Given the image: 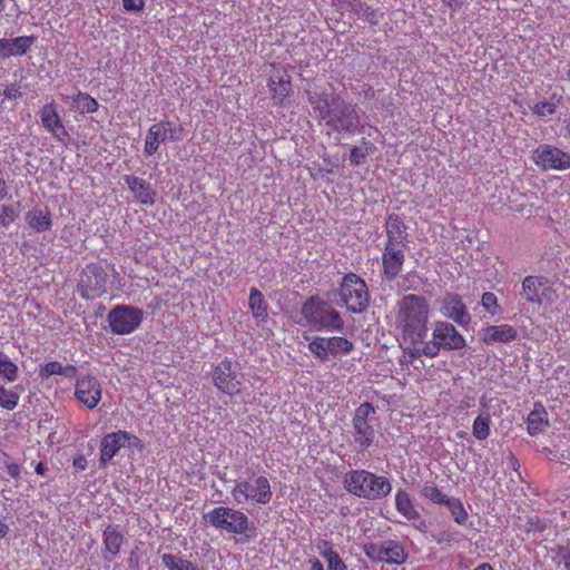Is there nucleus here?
Masks as SVG:
<instances>
[{"mask_svg": "<svg viewBox=\"0 0 570 570\" xmlns=\"http://www.w3.org/2000/svg\"><path fill=\"white\" fill-rule=\"evenodd\" d=\"M35 36H20L11 39H0V57L10 58L12 56H23L35 43Z\"/></svg>", "mask_w": 570, "mask_h": 570, "instance_id": "412c9836", "label": "nucleus"}, {"mask_svg": "<svg viewBox=\"0 0 570 570\" xmlns=\"http://www.w3.org/2000/svg\"><path fill=\"white\" fill-rule=\"evenodd\" d=\"M62 371V364L58 361H51L41 366L39 375L42 379H47L51 375H60Z\"/></svg>", "mask_w": 570, "mask_h": 570, "instance_id": "a19ab883", "label": "nucleus"}, {"mask_svg": "<svg viewBox=\"0 0 570 570\" xmlns=\"http://www.w3.org/2000/svg\"><path fill=\"white\" fill-rule=\"evenodd\" d=\"M124 180L139 204L153 206L156 203L157 194L148 181L132 175H125Z\"/></svg>", "mask_w": 570, "mask_h": 570, "instance_id": "f3484780", "label": "nucleus"}, {"mask_svg": "<svg viewBox=\"0 0 570 570\" xmlns=\"http://www.w3.org/2000/svg\"><path fill=\"white\" fill-rule=\"evenodd\" d=\"M142 321V312L136 307L118 306L109 312V327L117 334L135 331Z\"/></svg>", "mask_w": 570, "mask_h": 570, "instance_id": "ddd939ff", "label": "nucleus"}, {"mask_svg": "<svg viewBox=\"0 0 570 570\" xmlns=\"http://www.w3.org/2000/svg\"><path fill=\"white\" fill-rule=\"evenodd\" d=\"M399 287L402 291H416L420 286V277L415 273H409L401 278Z\"/></svg>", "mask_w": 570, "mask_h": 570, "instance_id": "ea45409f", "label": "nucleus"}, {"mask_svg": "<svg viewBox=\"0 0 570 570\" xmlns=\"http://www.w3.org/2000/svg\"><path fill=\"white\" fill-rule=\"evenodd\" d=\"M429 304L424 296L409 294L394 306V324L405 347H415L428 336Z\"/></svg>", "mask_w": 570, "mask_h": 570, "instance_id": "f257e3e1", "label": "nucleus"}, {"mask_svg": "<svg viewBox=\"0 0 570 570\" xmlns=\"http://www.w3.org/2000/svg\"><path fill=\"white\" fill-rule=\"evenodd\" d=\"M204 518L215 529L233 534H245L249 528V520L244 512L227 507L214 508Z\"/></svg>", "mask_w": 570, "mask_h": 570, "instance_id": "6e6552de", "label": "nucleus"}, {"mask_svg": "<svg viewBox=\"0 0 570 570\" xmlns=\"http://www.w3.org/2000/svg\"><path fill=\"white\" fill-rule=\"evenodd\" d=\"M534 164L542 170L562 171L570 168V154L560 148L543 144L533 150Z\"/></svg>", "mask_w": 570, "mask_h": 570, "instance_id": "9b49d317", "label": "nucleus"}, {"mask_svg": "<svg viewBox=\"0 0 570 570\" xmlns=\"http://www.w3.org/2000/svg\"><path fill=\"white\" fill-rule=\"evenodd\" d=\"M491 415L489 412L480 413L473 421L472 434L479 441H484L489 438L491 429Z\"/></svg>", "mask_w": 570, "mask_h": 570, "instance_id": "7c9ffc66", "label": "nucleus"}, {"mask_svg": "<svg viewBox=\"0 0 570 570\" xmlns=\"http://www.w3.org/2000/svg\"><path fill=\"white\" fill-rule=\"evenodd\" d=\"M6 8V0H0V13L4 10Z\"/></svg>", "mask_w": 570, "mask_h": 570, "instance_id": "69168bd1", "label": "nucleus"}, {"mask_svg": "<svg viewBox=\"0 0 570 570\" xmlns=\"http://www.w3.org/2000/svg\"><path fill=\"white\" fill-rule=\"evenodd\" d=\"M367 157V150L362 147H353L350 155L351 164L358 166L364 163Z\"/></svg>", "mask_w": 570, "mask_h": 570, "instance_id": "49530a36", "label": "nucleus"}, {"mask_svg": "<svg viewBox=\"0 0 570 570\" xmlns=\"http://www.w3.org/2000/svg\"><path fill=\"white\" fill-rule=\"evenodd\" d=\"M326 344L330 355L333 356L350 354L354 348L353 342L341 336L326 337Z\"/></svg>", "mask_w": 570, "mask_h": 570, "instance_id": "2f4dec72", "label": "nucleus"}, {"mask_svg": "<svg viewBox=\"0 0 570 570\" xmlns=\"http://www.w3.org/2000/svg\"><path fill=\"white\" fill-rule=\"evenodd\" d=\"M481 305L492 316H500L502 314V308L498 304V298L491 292L483 293L481 297Z\"/></svg>", "mask_w": 570, "mask_h": 570, "instance_id": "4c0bfd02", "label": "nucleus"}, {"mask_svg": "<svg viewBox=\"0 0 570 570\" xmlns=\"http://www.w3.org/2000/svg\"><path fill=\"white\" fill-rule=\"evenodd\" d=\"M383 562L389 564H402L405 562L407 554L402 544L396 541H387L383 543Z\"/></svg>", "mask_w": 570, "mask_h": 570, "instance_id": "bb28decb", "label": "nucleus"}, {"mask_svg": "<svg viewBox=\"0 0 570 570\" xmlns=\"http://www.w3.org/2000/svg\"><path fill=\"white\" fill-rule=\"evenodd\" d=\"M548 426V419L546 410L540 407H534L532 412L529 413L527 419V429L530 435H537L541 433Z\"/></svg>", "mask_w": 570, "mask_h": 570, "instance_id": "c85d7f7f", "label": "nucleus"}, {"mask_svg": "<svg viewBox=\"0 0 570 570\" xmlns=\"http://www.w3.org/2000/svg\"><path fill=\"white\" fill-rule=\"evenodd\" d=\"M19 368L8 356L0 363V375L8 382H14L18 379Z\"/></svg>", "mask_w": 570, "mask_h": 570, "instance_id": "58836bf2", "label": "nucleus"}, {"mask_svg": "<svg viewBox=\"0 0 570 570\" xmlns=\"http://www.w3.org/2000/svg\"><path fill=\"white\" fill-rule=\"evenodd\" d=\"M17 216L16 209L12 205H2L0 214V223L3 226L11 224Z\"/></svg>", "mask_w": 570, "mask_h": 570, "instance_id": "c03bdc74", "label": "nucleus"}, {"mask_svg": "<svg viewBox=\"0 0 570 570\" xmlns=\"http://www.w3.org/2000/svg\"><path fill=\"white\" fill-rule=\"evenodd\" d=\"M405 248L406 246L385 245L382 254V267L383 275L386 279L392 281L396 278L402 271L405 259Z\"/></svg>", "mask_w": 570, "mask_h": 570, "instance_id": "dca6fc26", "label": "nucleus"}, {"mask_svg": "<svg viewBox=\"0 0 570 570\" xmlns=\"http://www.w3.org/2000/svg\"><path fill=\"white\" fill-rule=\"evenodd\" d=\"M100 463L107 464V435L100 439Z\"/></svg>", "mask_w": 570, "mask_h": 570, "instance_id": "4d7b16f0", "label": "nucleus"}, {"mask_svg": "<svg viewBox=\"0 0 570 570\" xmlns=\"http://www.w3.org/2000/svg\"><path fill=\"white\" fill-rule=\"evenodd\" d=\"M434 541L439 544L441 543H450L454 538L453 534L449 531H441L436 535H433Z\"/></svg>", "mask_w": 570, "mask_h": 570, "instance_id": "864d4df0", "label": "nucleus"}, {"mask_svg": "<svg viewBox=\"0 0 570 570\" xmlns=\"http://www.w3.org/2000/svg\"><path fill=\"white\" fill-rule=\"evenodd\" d=\"M395 509L407 521H415L421 518L412 497L403 489L395 493Z\"/></svg>", "mask_w": 570, "mask_h": 570, "instance_id": "b1692460", "label": "nucleus"}, {"mask_svg": "<svg viewBox=\"0 0 570 570\" xmlns=\"http://www.w3.org/2000/svg\"><path fill=\"white\" fill-rule=\"evenodd\" d=\"M230 493L238 504L248 501L257 504H267L273 495L269 481L264 475L236 482Z\"/></svg>", "mask_w": 570, "mask_h": 570, "instance_id": "1a4fd4ad", "label": "nucleus"}, {"mask_svg": "<svg viewBox=\"0 0 570 570\" xmlns=\"http://www.w3.org/2000/svg\"><path fill=\"white\" fill-rule=\"evenodd\" d=\"M73 107L81 114H89L97 110L98 102L88 94L78 92L73 98Z\"/></svg>", "mask_w": 570, "mask_h": 570, "instance_id": "f704fd0d", "label": "nucleus"}, {"mask_svg": "<svg viewBox=\"0 0 570 570\" xmlns=\"http://www.w3.org/2000/svg\"><path fill=\"white\" fill-rule=\"evenodd\" d=\"M9 533V527L6 522L0 520V539H3Z\"/></svg>", "mask_w": 570, "mask_h": 570, "instance_id": "bf43d9fd", "label": "nucleus"}, {"mask_svg": "<svg viewBox=\"0 0 570 570\" xmlns=\"http://www.w3.org/2000/svg\"><path fill=\"white\" fill-rule=\"evenodd\" d=\"M26 220L28 226L37 233L49 230L52 225L51 213L47 208L31 209L27 213Z\"/></svg>", "mask_w": 570, "mask_h": 570, "instance_id": "393cba45", "label": "nucleus"}, {"mask_svg": "<svg viewBox=\"0 0 570 570\" xmlns=\"http://www.w3.org/2000/svg\"><path fill=\"white\" fill-rule=\"evenodd\" d=\"M6 469H7L8 474L11 478L18 479L20 476L21 470H20V466H19L18 463H16V462H7L6 463Z\"/></svg>", "mask_w": 570, "mask_h": 570, "instance_id": "603ef678", "label": "nucleus"}, {"mask_svg": "<svg viewBox=\"0 0 570 570\" xmlns=\"http://www.w3.org/2000/svg\"><path fill=\"white\" fill-rule=\"evenodd\" d=\"M564 569L570 570V551L562 554Z\"/></svg>", "mask_w": 570, "mask_h": 570, "instance_id": "052dcab7", "label": "nucleus"}, {"mask_svg": "<svg viewBox=\"0 0 570 570\" xmlns=\"http://www.w3.org/2000/svg\"><path fill=\"white\" fill-rule=\"evenodd\" d=\"M387 242L385 245L406 246L407 233L404 223L396 215H390L385 225Z\"/></svg>", "mask_w": 570, "mask_h": 570, "instance_id": "4be33fe9", "label": "nucleus"}, {"mask_svg": "<svg viewBox=\"0 0 570 570\" xmlns=\"http://www.w3.org/2000/svg\"><path fill=\"white\" fill-rule=\"evenodd\" d=\"M214 385L222 392L233 395L239 392L242 374L237 363L225 358L213 371Z\"/></svg>", "mask_w": 570, "mask_h": 570, "instance_id": "f8f14e48", "label": "nucleus"}, {"mask_svg": "<svg viewBox=\"0 0 570 570\" xmlns=\"http://www.w3.org/2000/svg\"><path fill=\"white\" fill-rule=\"evenodd\" d=\"M421 495L436 504H445V501L449 499V497L434 484H424L421 489Z\"/></svg>", "mask_w": 570, "mask_h": 570, "instance_id": "e433bc0d", "label": "nucleus"}, {"mask_svg": "<svg viewBox=\"0 0 570 570\" xmlns=\"http://www.w3.org/2000/svg\"><path fill=\"white\" fill-rule=\"evenodd\" d=\"M122 543V535L115 530H109V553H117Z\"/></svg>", "mask_w": 570, "mask_h": 570, "instance_id": "de8ad7c7", "label": "nucleus"}, {"mask_svg": "<svg viewBox=\"0 0 570 570\" xmlns=\"http://www.w3.org/2000/svg\"><path fill=\"white\" fill-rule=\"evenodd\" d=\"M40 121L42 127L51 134V136L60 144L67 145L70 140L60 115L58 114L56 104L47 102L40 109Z\"/></svg>", "mask_w": 570, "mask_h": 570, "instance_id": "4468645a", "label": "nucleus"}, {"mask_svg": "<svg viewBox=\"0 0 570 570\" xmlns=\"http://www.w3.org/2000/svg\"><path fill=\"white\" fill-rule=\"evenodd\" d=\"M518 337V331L509 325H489L481 330L480 338L485 344L510 343Z\"/></svg>", "mask_w": 570, "mask_h": 570, "instance_id": "6ab92c4d", "label": "nucleus"}, {"mask_svg": "<svg viewBox=\"0 0 570 570\" xmlns=\"http://www.w3.org/2000/svg\"><path fill=\"white\" fill-rule=\"evenodd\" d=\"M340 296L352 313L358 314L367 308L370 294L366 283L355 274L351 273L343 277Z\"/></svg>", "mask_w": 570, "mask_h": 570, "instance_id": "0eeeda50", "label": "nucleus"}, {"mask_svg": "<svg viewBox=\"0 0 570 570\" xmlns=\"http://www.w3.org/2000/svg\"><path fill=\"white\" fill-rule=\"evenodd\" d=\"M268 87L273 92V98L277 99L278 102H282L291 92V81L279 73L269 77Z\"/></svg>", "mask_w": 570, "mask_h": 570, "instance_id": "c756f323", "label": "nucleus"}, {"mask_svg": "<svg viewBox=\"0 0 570 570\" xmlns=\"http://www.w3.org/2000/svg\"><path fill=\"white\" fill-rule=\"evenodd\" d=\"M309 104L318 111L325 134L335 135L340 142V134L354 135L360 127V116L355 106L338 95H309Z\"/></svg>", "mask_w": 570, "mask_h": 570, "instance_id": "f03ea898", "label": "nucleus"}, {"mask_svg": "<svg viewBox=\"0 0 570 570\" xmlns=\"http://www.w3.org/2000/svg\"><path fill=\"white\" fill-rule=\"evenodd\" d=\"M302 320L298 324L316 331L342 332L344 322L340 313L328 303L317 296L307 298L301 308Z\"/></svg>", "mask_w": 570, "mask_h": 570, "instance_id": "39448f33", "label": "nucleus"}, {"mask_svg": "<svg viewBox=\"0 0 570 570\" xmlns=\"http://www.w3.org/2000/svg\"><path fill=\"white\" fill-rule=\"evenodd\" d=\"M444 505H446L458 524H464L466 522L469 515L460 499L449 498Z\"/></svg>", "mask_w": 570, "mask_h": 570, "instance_id": "72a5a7b5", "label": "nucleus"}, {"mask_svg": "<svg viewBox=\"0 0 570 570\" xmlns=\"http://www.w3.org/2000/svg\"><path fill=\"white\" fill-rule=\"evenodd\" d=\"M75 395L87 407H95L101 399V391L94 377L78 380Z\"/></svg>", "mask_w": 570, "mask_h": 570, "instance_id": "a211bd4d", "label": "nucleus"}, {"mask_svg": "<svg viewBox=\"0 0 570 570\" xmlns=\"http://www.w3.org/2000/svg\"><path fill=\"white\" fill-rule=\"evenodd\" d=\"M102 543L107 546V530L102 532Z\"/></svg>", "mask_w": 570, "mask_h": 570, "instance_id": "338daca9", "label": "nucleus"}, {"mask_svg": "<svg viewBox=\"0 0 570 570\" xmlns=\"http://www.w3.org/2000/svg\"><path fill=\"white\" fill-rule=\"evenodd\" d=\"M72 465L76 470L83 471L87 468V459L82 454H79L73 458Z\"/></svg>", "mask_w": 570, "mask_h": 570, "instance_id": "6e6d98bb", "label": "nucleus"}, {"mask_svg": "<svg viewBox=\"0 0 570 570\" xmlns=\"http://www.w3.org/2000/svg\"><path fill=\"white\" fill-rule=\"evenodd\" d=\"M509 460H510L511 468H512L513 470H518V469H519V462H518V460L515 459V456H514L513 454H510Z\"/></svg>", "mask_w": 570, "mask_h": 570, "instance_id": "e2e57ef3", "label": "nucleus"}, {"mask_svg": "<svg viewBox=\"0 0 570 570\" xmlns=\"http://www.w3.org/2000/svg\"><path fill=\"white\" fill-rule=\"evenodd\" d=\"M327 567L328 570H347L346 564L340 558L338 553L327 561Z\"/></svg>", "mask_w": 570, "mask_h": 570, "instance_id": "3c124183", "label": "nucleus"}, {"mask_svg": "<svg viewBox=\"0 0 570 570\" xmlns=\"http://www.w3.org/2000/svg\"><path fill=\"white\" fill-rule=\"evenodd\" d=\"M440 313L462 327H466L471 322L462 297L459 294L446 293L440 302Z\"/></svg>", "mask_w": 570, "mask_h": 570, "instance_id": "2eb2a0df", "label": "nucleus"}, {"mask_svg": "<svg viewBox=\"0 0 570 570\" xmlns=\"http://www.w3.org/2000/svg\"><path fill=\"white\" fill-rule=\"evenodd\" d=\"M474 570H494L490 563H481Z\"/></svg>", "mask_w": 570, "mask_h": 570, "instance_id": "0e129e2a", "label": "nucleus"}, {"mask_svg": "<svg viewBox=\"0 0 570 570\" xmlns=\"http://www.w3.org/2000/svg\"><path fill=\"white\" fill-rule=\"evenodd\" d=\"M36 473L39 474V475H45V472H46V466L42 462H39L37 465H36V469H35Z\"/></svg>", "mask_w": 570, "mask_h": 570, "instance_id": "680f3d73", "label": "nucleus"}, {"mask_svg": "<svg viewBox=\"0 0 570 570\" xmlns=\"http://www.w3.org/2000/svg\"><path fill=\"white\" fill-rule=\"evenodd\" d=\"M567 78L570 81V69L567 71Z\"/></svg>", "mask_w": 570, "mask_h": 570, "instance_id": "774afa93", "label": "nucleus"}, {"mask_svg": "<svg viewBox=\"0 0 570 570\" xmlns=\"http://www.w3.org/2000/svg\"><path fill=\"white\" fill-rule=\"evenodd\" d=\"M343 484L348 493L370 501L384 499L392 491V484L387 478L367 470L347 472Z\"/></svg>", "mask_w": 570, "mask_h": 570, "instance_id": "20e7f679", "label": "nucleus"}, {"mask_svg": "<svg viewBox=\"0 0 570 570\" xmlns=\"http://www.w3.org/2000/svg\"><path fill=\"white\" fill-rule=\"evenodd\" d=\"M139 449L144 448L142 442L134 434L126 431H119L109 434V460L121 449V448Z\"/></svg>", "mask_w": 570, "mask_h": 570, "instance_id": "5701e85b", "label": "nucleus"}, {"mask_svg": "<svg viewBox=\"0 0 570 570\" xmlns=\"http://www.w3.org/2000/svg\"><path fill=\"white\" fill-rule=\"evenodd\" d=\"M122 6L125 10L131 11V12H138L142 10L145 6L144 0H122Z\"/></svg>", "mask_w": 570, "mask_h": 570, "instance_id": "8fccbe9b", "label": "nucleus"}, {"mask_svg": "<svg viewBox=\"0 0 570 570\" xmlns=\"http://www.w3.org/2000/svg\"><path fill=\"white\" fill-rule=\"evenodd\" d=\"M316 549L318 553L326 560V562L337 553L333 550L332 543L327 540L317 541Z\"/></svg>", "mask_w": 570, "mask_h": 570, "instance_id": "37998d69", "label": "nucleus"}, {"mask_svg": "<svg viewBox=\"0 0 570 570\" xmlns=\"http://www.w3.org/2000/svg\"><path fill=\"white\" fill-rule=\"evenodd\" d=\"M543 286V278L538 276L529 275L524 277L522 281V292L521 295L524 297V299L532 304H542V298L540 291ZM542 295H544V292H542Z\"/></svg>", "mask_w": 570, "mask_h": 570, "instance_id": "a878e982", "label": "nucleus"}, {"mask_svg": "<svg viewBox=\"0 0 570 570\" xmlns=\"http://www.w3.org/2000/svg\"><path fill=\"white\" fill-rule=\"evenodd\" d=\"M557 105L553 101L544 100L535 104L532 108L533 114L537 116H548L556 112Z\"/></svg>", "mask_w": 570, "mask_h": 570, "instance_id": "79ce46f5", "label": "nucleus"}, {"mask_svg": "<svg viewBox=\"0 0 570 570\" xmlns=\"http://www.w3.org/2000/svg\"><path fill=\"white\" fill-rule=\"evenodd\" d=\"M161 561L169 570H197L193 562L171 553H164L161 556Z\"/></svg>", "mask_w": 570, "mask_h": 570, "instance_id": "473e14b6", "label": "nucleus"}, {"mask_svg": "<svg viewBox=\"0 0 570 570\" xmlns=\"http://www.w3.org/2000/svg\"><path fill=\"white\" fill-rule=\"evenodd\" d=\"M377 425L376 412L371 403L365 402L356 407L351 431V445L355 452L363 453L373 445Z\"/></svg>", "mask_w": 570, "mask_h": 570, "instance_id": "423d86ee", "label": "nucleus"}, {"mask_svg": "<svg viewBox=\"0 0 570 570\" xmlns=\"http://www.w3.org/2000/svg\"><path fill=\"white\" fill-rule=\"evenodd\" d=\"M308 563L311 564L312 570H324L322 562L316 558L309 559Z\"/></svg>", "mask_w": 570, "mask_h": 570, "instance_id": "13d9d810", "label": "nucleus"}, {"mask_svg": "<svg viewBox=\"0 0 570 570\" xmlns=\"http://www.w3.org/2000/svg\"><path fill=\"white\" fill-rule=\"evenodd\" d=\"M466 346L465 338L449 322L438 321L433 325L432 340H423L415 347H404L401 363H411L422 356L435 357L441 350H462Z\"/></svg>", "mask_w": 570, "mask_h": 570, "instance_id": "7ed1b4c3", "label": "nucleus"}, {"mask_svg": "<svg viewBox=\"0 0 570 570\" xmlns=\"http://www.w3.org/2000/svg\"><path fill=\"white\" fill-rule=\"evenodd\" d=\"M248 306L254 318L258 321H265L267 318V303L261 291L255 287L250 289Z\"/></svg>", "mask_w": 570, "mask_h": 570, "instance_id": "cd10ccee", "label": "nucleus"}, {"mask_svg": "<svg viewBox=\"0 0 570 570\" xmlns=\"http://www.w3.org/2000/svg\"><path fill=\"white\" fill-rule=\"evenodd\" d=\"M309 352L320 361H327L330 353L327 351L326 337L316 336L308 343Z\"/></svg>", "mask_w": 570, "mask_h": 570, "instance_id": "c9c22d12", "label": "nucleus"}, {"mask_svg": "<svg viewBox=\"0 0 570 570\" xmlns=\"http://www.w3.org/2000/svg\"><path fill=\"white\" fill-rule=\"evenodd\" d=\"M2 95L9 100H16L22 96V92L18 85L11 83L3 89Z\"/></svg>", "mask_w": 570, "mask_h": 570, "instance_id": "09e8293b", "label": "nucleus"}, {"mask_svg": "<svg viewBox=\"0 0 570 570\" xmlns=\"http://www.w3.org/2000/svg\"><path fill=\"white\" fill-rule=\"evenodd\" d=\"M77 367L72 364L62 365L61 376L67 379H75L77 375Z\"/></svg>", "mask_w": 570, "mask_h": 570, "instance_id": "5fc2aeb1", "label": "nucleus"}, {"mask_svg": "<svg viewBox=\"0 0 570 570\" xmlns=\"http://www.w3.org/2000/svg\"><path fill=\"white\" fill-rule=\"evenodd\" d=\"M79 289L83 297L95 298L104 293V277L96 267L88 266L80 279Z\"/></svg>", "mask_w": 570, "mask_h": 570, "instance_id": "aec40b11", "label": "nucleus"}, {"mask_svg": "<svg viewBox=\"0 0 570 570\" xmlns=\"http://www.w3.org/2000/svg\"><path fill=\"white\" fill-rule=\"evenodd\" d=\"M184 137L185 130L179 124L169 120L159 121L148 129L144 151L147 156H153L157 153L161 142L167 140L179 141Z\"/></svg>", "mask_w": 570, "mask_h": 570, "instance_id": "9d476101", "label": "nucleus"}, {"mask_svg": "<svg viewBox=\"0 0 570 570\" xmlns=\"http://www.w3.org/2000/svg\"><path fill=\"white\" fill-rule=\"evenodd\" d=\"M365 554L372 560L383 562V543L370 544L365 548Z\"/></svg>", "mask_w": 570, "mask_h": 570, "instance_id": "a18cd8bd", "label": "nucleus"}]
</instances>
